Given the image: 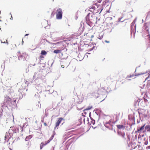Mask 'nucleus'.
<instances>
[{
	"mask_svg": "<svg viewBox=\"0 0 150 150\" xmlns=\"http://www.w3.org/2000/svg\"><path fill=\"white\" fill-rule=\"evenodd\" d=\"M146 149H150V146H148L147 147H146Z\"/></svg>",
	"mask_w": 150,
	"mask_h": 150,
	"instance_id": "26",
	"label": "nucleus"
},
{
	"mask_svg": "<svg viewBox=\"0 0 150 150\" xmlns=\"http://www.w3.org/2000/svg\"><path fill=\"white\" fill-rule=\"evenodd\" d=\"M145 132L147 131L148 132H150V125H147L145 127Z\"/></svg>",
	"mask_w": 150,
	"mask_h": 150,
	"instance_id": "10",
	"label": "nucleus"
},
{
	"mask_svg": "<svg viewBox=\"0 0 150 150\" xmlns=\"http://www.w3.org/2000/svg\"><path fill=\"white\" fill-rule=\"evenodd\" d=\"M83 58V57H82L81 58V59H82Z\"/></svg>",
	"mask_w": 150,
	"mask_h": 150,
	"instance_id": "40",
	"label": "nucleus"
},
{
	"mask_svg": "<svg viewBox=\"0 0 150 150\" xmlns=\"http://www.w3.org/2000/svg\"><path fill=\"white\" fill-rule=\"evenodd\" d=\"M149 74V75L147 77L146 79H145V81L147 80L149 78H150V72H149V73H148Z\"/></svg>",
	"mask_w": 150,
	"mask_h": 150,
	"instance_id": "21",
	"label": "nucleus"
},
{
	"mask_svg": "<svg viewBox=\"0 0 150 150\" xmlns=\"http://www.w3.org/2000/svg\"><path fill=\"white\" fill-rule=\"evenodd\" d=\"M127 137H128V139H129V140H130V138L128 136H127Z\"/></svg>",
	"mask_w": 150,
	"mask_h": 150,
	"instance_id": "35",
	"label": "nucleus"
},
{
	"mask_svg": "<svg viewBox=\"0 0 150 150\" xmlns=\"http://www.w3.org/2000/svg\"><path fill=\"white\" fill-rule=\"evenodd\" d=\"M11 103V99L8 96H6L5 97L3 103L4 105H7Z\"/></svg>",
	"mask_w": 150,
	"mask_h": 150,
	"instance_id": "4",
	"label": "nucleus"
},
{
	"mask_svg": "<svg viewBox=\"0 0 150 150\" xmlns=\"http://www.w3.org/2000/svg\"><path fill=\"white\" fill-rule=\"evenodd\" d=\"M105 42L107 43H109V41H107V40H105Z\"/></svg>",
	"mask_w": 150,
	"mask_h": 150,
	"instance_id": "29",
	"label": "nucleus"
},
{
	"mask_svg": "<svg viewBox=\"0 0 150 150\" xmlns=\"http://www.w3.org/2000/svg\"><path fill=\"white\" fill-rule=\"evenodd\" d=\"M1 42L2 43H8L7 42V40H1Z\"/></svg>",
	"mask_w": 150,
	"mask_h": 150,
	"instance_id": "18",
	"label": "nucleus"
},
{
	"mask_svg": "<svg viewBox=\"0 0 150 150\" xmlns=\"http://www.w3.org/2000/svg\"><path fill=\"white\" fill-rule=\"evenodd\" d=\"M63 11L61 8H59L56 11V18L57 19L60 20L62 18Z\"/></svg>",
	"mask_w": 150,
	"mask_h": 150,
	"instance_id": "3",
	"label": "nucleus"
},
{
	"mask_svg": "<svg viewBox=\"0 0 150 150\" xmlns=\"http://www.w3.org/2000/svg\"><path fill=\"white\" fill-rule=\"evenodd\" d=\"M148 36H149V40H150V42L149 43V44H148V47H150V37L149 35Z\"/></svg>",
	"mask_w": 150,
	"mask_h": 150,
	"instance_id": "23",
	"label": "nucleus"
},
{
	"mask_svg": "<svg viewBox=\"0 0 150 150\" xmlns=\"http://www.w3.org/2000/svg\"><path fill=\"white\" fill-rule=\"evenodd\" d=\"M91 108H92V107H89L85 109L84 110V112H85V111L86 110H90L91 109Z\"/></svg>",
	"mask_w": 150,
	"mask_h": 150,
	"instance_id": "19",
	"label": "nucleus"
},
{
	"mask_svg": "<svg viewBox=\"0 0 150 150\" xmlns=\"http://www.w3.org/2000/svg\"><path fill=\"white\" fill-rule=\"evenodd\" d=\"M53 12H52V13H51V16H54V14H53Z\"/></svg>",
	"mask_w": 150,
	"mask_h": 150,
	"instance_id": "27",
	"label": "nucleus"
},
{
	"mask_svg": "<svg viewBox=\"0 0 150 150\" xmlns=\"http://www.w3.org/2000/svg\"><path fill=\"white\" fill-rule=\"evenodd\" d=\"M93 37H94V35H92L91 36V38H93Z\"/></svg>",
	"mask_w": 150,
	"mask_h": 150,
	"instance_id": "33",
	"label": "nucleus"
},
{
	"mask_svg": "<svg viewBox=\"0 0 150 150\" xmlns=\"http://www.w3.org/2000/svg\"><path fill=\"white\" fill-rule=\"evenodd\" d=\"M27 145L28 147H30L31 146V143L29 141L28 142Z\"/></svg>",
	"mask_w": 150,
	"mask_h": 150,
	"instance_id": "22",
	"label": "nucleus"
},
{
	"mask_svg": "<svg viewBox=\"0 0 150 150\" xmlns=\"http://www.w3.org/2000/svg\"><path fill=\"white\" fill-rule=\"evenodd\" d=\"M47 144H48V143H47V142H45V143H44L43 142L41 143L40 145V149H42L44 146L46 145Z\"/></svg>",
	"mask_w": 150,
	"mask_h": 150,
	"instance_id": "11",
	"label": "nucleus"
},
{
	"mask_svg": "<svg viewBox=\"0 0 150 150\" xmlns=\"http://www.w3.org/2000/svg\"><path fill=\"white\" fill-rule=\"evenodd\" d=\"M145 124H144L141 127H138L136 132L139 133H145Z\"/></svg>",
	"mask_w": 150,
	"mask_h": 150,
	"instance_id": "5",
	"label": "nucleus"
},
{
	"mask_svg": "<svg viewBox=\"0 0 150 150\" xmlns=\"http://www.w3.org/2000/svg\"><path fill=\"white\" fill-rule=\"evenodd\" d=\"M17 55L18 59L19 60L25 61L26 60L27 58L29 57L28 55L25 52L21 53L19 51L17 52Z\"/></svg>",
	"mask_w": 150,
	"mask_h": 150,
	"instance_id": "1",
	"label": "nucleus"
},
{
	"mask_svg": "<svg viewBox=\"0 0 150 150\" xmlns=\"http://www.w3.org/2000/svg\"><path fill=\"white\" fill-rule=\"evenodd\" d=\"M133 76H134V75H132V77H133Z\"/></svg>",
	"mask_w": 150,
	"mask_h": 150,
	"instance_id": "37",
	"label": "nucleus"
},
{
	"mask_svg": "<svg viewBox=\"0 0 150 150\" xmlns=\"http://www.w3.org/2000/svg\"><path fill=\"white\" fill-rule=\"evenodd\" d=\"M137 69H136V71H135V76H138V75H141L142 74V73H136V71H137Z\"/></svg>",
	"mask_w": 150,
	"mask_h": 150,
	"instance_id": "17",
	"label": "nucleus"
},
{
	"mask_svg": "<svg viewBox=\"0 0 150 150\" xmlns=\"http://www.w3.org/2000/svg\"><path fill=\"white\" fill-rule=\"evenodd\" d=\"M102 10H103L102 9L101 10V11H100V12L102 11Z\"/></svg>",
	"mask_w": 150,
	"mask_h": 150,
	"instance_id": "38",
	"label": "nucleus"
},
{
	"mask_svg": "<svg viewBox=\"0 0 150 150\" xmlns=\"http://www.w3.org/2000/svg\"><path fill=\"white\" fill-rule=\"evenodd\" d=\"M8 138V137L6 136H6L5 137V140L6 141Z\"/></svg>",
	"mask_w": 150,
	"mask_h": 150,
	"instance_id": "24",
	"label": "nucleus"
},
{
	"mask_svg": "<svg viewBox=\"0 0 150 150\" xmlns=\"http://www.w3.org/2000/svg\"><path fill=\"white\" fill-rule=\"evenodd\" d=\"M146 110L141 109H139V115L142 114L145 117H146L147 116V113L146 112Z\"/></svg>",
	"mask_w": 150,
	"mask_h": 150,
	"instance_id": "7",
	"label": "nucleus"
},
{
	"mask_svg": "<svg viewBox=\"0 0 150 150\" xmlns=\"http://www.w3.org/2000/svg\"><path fill=\"white\" fill-rule=\"evenodd\" d=\"M128 117H129V119H130V116H129Z\"/></svg>",
	"mask_w": 150,
	"mask_h": 150,
	"instance_id": "34",
	"label": "nucleus"
},
{
	"mask_svg": "<svg viewBox=\"0 0 150 150\" xmlns=\"http://www.w3.org/2000/svg\"><path fill=\"white\" fill-rule=\"evenodd\" d=\"M81 56V54H79L78 55V57H79Z\"/></svg>",
	"mask_w": 150,
	"mask_h": 150,
	"instance_id": "31",
	"label": "nucleus"
},
{
	"mask_svg": "<svg viewBox=\"0 0 150 150\" xmlns=\"http://www.w3.org/2000/svg\"><path fill=\"white\" fill-rule=\"evenodd\" d=\"M61 67H62V68H64V66L63 65H62L61 66Z\"/></svg>",
	"mask_w": 150,
	"mask_h": 150,
	"instance_id": "32",
	"label": "nucleus"
},
{
	"mask_svg": "<svg viewBox=\"0 0 150 150\" xmlns=\"http://www.w3.org/2000/svg\"><path fill=\"white\" fill-rule=\"evenodd\" d=\"M11 18H12V17L11 16Z\"/></svg>",
	"mask_w": 150,
	"mask_h": 150,
	"instance_id": "39",
	"label": "nucleus"
},
{
	"mask_svg": "<svg viewBox=\"0 0 150 150\" xmlns=\"http://www.w3.org/2000/svg\"><path fill=\"white\" fill-rule=\"evenodd\" d=\"M103 38V36H101L99 38V39H101L102 38Z\"/></svg>",
	"mask_w": 150,
	"mask_h": 150,
	"instance_id": "28",
	"label": "nucleus"
},
{
	"mask_svg": "<svg viewBox=\"0 0 150 150\" xmlns=\"http://www.w3.org/2000/svg\"><path fill=\"white\" fill-rule=\"evenodd\" d=\"M64 120V119L62 117H59L58 118V120L55 124V127H54V129H58V127L59 124L61 123L62 120Z\"/></svg>",
	"mask_w": 150,
	"mask_h": 150,
	"instance_id": "6",
	"label": "nucleus"
},
{
	"mask_svg": "<svg viewBox=\"0 0 150 150\" xmlns=\"http://www.w3.org/2000/svg\"><path fill=\"white\" fill-rule=\"evenodd\" d=\"M106 90L103 88H101L99 89L97 91H95L92 93L93 96H95L96 97H98L99 94H101L105 92Z\"/></svg>",
	"mask_w": 150,
	"mask_h": 150,
	"instance_id": "2",
	"label": "nucleus"
},
{
	"mask_svg": "<svg viewBox=\"0 0 150 150\" xmlns=\"http://www.w3.org/2000/svg\"><path fill=\"white\" fill-rule=\"evenodd\" d=\"M54 137V136H52L49 139V140H47V143H49L50 141L52 139L53 137Z\"/></svg>",
	"mask_w": 150,
	"mask_h": 150,
	"instance_id": "16",
	"label": "nucleus"
},
{
	"mask_svg": "<svg viewBox=\"0 0 150 150\" xmlns=\"http://www.w3.org/2000/svg\"><path fill=\"white\" fill-rule=\"evenodd\" d=\"M61 52V50H55L54 51V53L56 54H57L60 53Z\"/></svg>",
	"mask_w": 150,
	"mask_h": 150,
	"instance_id": "15",
	"label": "nucleus"
},
{
	"mask_svg": "<svg viewBox=\"0 0 150 150\" xmlns=\"http://www.w3.org/2000/svg\"><path fill=\"white\" fill-rule=\"evenodd\" d=\"M42 55H40V58L41 59H42V58H44V57H43Z\"/></svg>",
	"mask_w": 150,
	"mask_h": 150,
	"instance_id": "25",
	"label": "nucleus"
},
{
	"mask_svg": "<svg viewBox=\"0 0 150 150\" xmlns=\"http://www.w3.org/2000/svg\"><path fill=\"white\" fill-rule=\"evenodd\" d=\"M28 35V34H26L25 35V36H27V35Z\"/></svg>",
	"mask_w": 150,
	"mask_h": 150,
	"instance_id": "36",
	"label": "nucleus"
},
{
	"mask_svg": "<svg viewBox=\"0 0 150 150\" xmlns=\"http://www.w3.org/2000/svg\"><path fill=\"white\" fill-rule=\"evenodd\" d=\"M41 54L42 55H46L47 52L45 50H42L41 51Z\"/></svg>",
	"mask_w": 150,
	"mask_h": 150,
	"instance_id": "14",
	"label": "nucleus"
},
{
	"mask_svg": "<svg viewBox=\"0 0 150 150\" xmlns=\"http://www.w3.org/2000/svg\"><path fill=\"white\" fill-rule=\"evenodd\" d=\"M91 121L90 125H91V126L93 129L96 128L97 127V126L95 125V120L91 119Z\"/></svg>",
	"mask_w": 150,
	"mask_h": 150,
	"instance_id": "8",
	"label": "nucleus"
},
{
	"mask_svg": "<svg viewBox=\"0 0 150 150\" xmlns=\"http://www.w3.org/2000/svg\"><path fill=\"white\" fill-rule=\"evenodd\" d=\"M117 127L119 129H124L125 128V126L122 125H117Z\"/></svg>",
	"mask_w": 150,
	"mask_h": 150,
	"instance_id": "9",
	"label": "nucleus"
},
{
	"mask_svg": "<svg viewBox=\"0 0 150 150\" xmlns=\"http://www.w3.org/2000/svg\"><path fill=\"white\" fill-rule=\"evenodd\" d=\"M32 137V135H29L28 136H27L26 137V138L25 139V141H28L29 139H31Z\"/></svg>",
	"mask_w": 150,
	"mask_h": 150,
	"instance_id": "13",
	"label": "nucleus"
},
{
	"mask_svg": "<svg viewBox=\"0 0 150 150\" xmlns=\"http://www.w3.org/2000/svg\"><path fill=\"white\" fill-rule=\"evenodd\" d=\"M149 15H150V11L148 12L147 16Z\"/></svg>",
	"mask_w": 150,
	"mask_h": 150,
	"instance_id": "30",
	"label": "nucleus"
},
{
	"mask_svg": "<svg viewBox=\"0 0 150 150\" xmlns=\"http://www.w3.org/2000/svg\"><path fill=\"white\" fill-rule=\"evenodd\" d=\"M102 0H95V1H94L95 3V4L96 5H97V6H99L100 5L99 4L98 5L97 4V2H98L99 3H100L101 1H102Z\"/></svg>",
	"mask_w": 150,
	"mask_h": 150,
	"instance_id": "12",
	"label": "nucleus"
},
{
	"mask_svg": "<svg viewBox=\"0 0 150 150\" xmlns=\"http://www.w3.org/2000/svg\"><path fill=\"white\" fill-rule=\"evenodd\" d=\"M41 122H42V123H43V124H44V126H47V124H46L45 122H44V120H41Z\"/></svg>",
	"mask_w": 150,
	"mask_h": 150,
	"instance_id": "20",
	"label": "nucleus"
}]
</instances>
